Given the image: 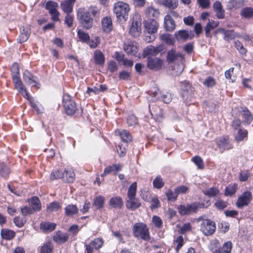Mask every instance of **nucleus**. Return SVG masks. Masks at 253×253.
<instances>
[{
	"mask_svg": "<svg viewBox=\"0 0 253 253\" xmlns=\"http://www.w3.org/2000/svg\"><path fill=\"white\" fill-rule=\"evenodd\" d=\"M242 16L245 18H251L253 17V8L250 7L243 8L241 12Z\"/></svg>",
	"mask_w": 253,
	"mask_h": 253,
	"instance_id": "58836bf2",
	"label": "nucleus"
},
{
	"mask_svg": "<svg viewBox=\"0 0 253 253\" xmlns=\"http://www.w3.org/2000/svg\"><path fill=\"white\" fill-rule=\"evenodd\" d=\"M24 82L28 85L39 87L40 84L37 77L34 76L29 71L25 70L23 75Z\"/></svg>",
	"mask_w": 253,
	"mask_h": 253,
	"instance_id": "9d476101",
	"label": "nucleus"
},
{
	"mask_svg": "<svg viewBox=\"0 0 253 253\" xmlns=\"http://www.w3.org/2000/svg\"><path fill=\"white\" fill-rule=\"evenodd\" d=\"M163 61L159 58L148 57L147 67L150 70L158 71L163 66Z\"/></svg>",
	"mask_w": 253,
	"mask_h": 253,
	"instance_id": "f8f14e48",
	"label": "nucleus"
},
{
	"mask_svg": "<svg viewBox=\"0 0 253 253\" xmlns=\"http://www.w3.org/2000/svg\"><path fill=\"white\" fill-rule=\"evenodd\" d=\"M137 189V183L136 182H133L129 187L127 193V197H134L136 195Z\"/></svg>",
	"mask_w": 253,
	"mask_h": 253,
	"instance_id": "c03bdc74",
	"label": "nucleus"
},
{
	"mask_svg": "<svg viewBox=\"0 0 253 253\" xmlns=\"http://www.w3.org/2000/svg\"><path fill=\"white\" fill-rule=\"evenodd\" d=\"M175 192L177 195L179 194H184L188 192L189 188L185 185H180L176 187L175 188Z\"/></svg>",
	"mask_w": 253,
	"mask_h": 253,
	"instance_id": "0e129e2a",
	"label": "nucleus"
},
{
	"mask_svg": "<svg viewBox=\"0 0 253 253\" xmlns=\"http://www.w3.org/2000/svg\"><path fill=\"white\" fill-rule=\"evenodd\" d=\"M160 39L167 44L173 45L175 42L173 36L168 33H164L160 36Z\"/></svg>",
	"mask_w": 253,
	"mask_h": 253,
	"instance_id": "72a5a7b5",
	"label": "nucleus"
},
{
	"mask_svg": "<svg viewBox=\"0 0 253 253\" xmlns=\"http://www.w3.org/2000/svg\"><path fill=\"white\" fill-rule=\"evenodd\" d=\"M77 35L79 40L82 42L86 43L87 41L89 40V38L90 37L88 33L84 32L80 29L78 30Z\"/></svg>",
	"mask_w": 253,
	"mask_h": 253,
	"instance_id": "37998d69",
	"label": "nucleus"
},
{
	"mask_svg": "<svg viewBox=\"0 0 253 253\" xmlns=\"http://www.w3.org/2000/svg\"><path fill=\"white\" fill-rule=\"evenodd\" d=\"M94 58L95 62L98 65H103L104 63V56L102 52L99 50H96L94 52Z\"/></svg>",
	"mask_w": 253,
	"mask_h": 253,
	"instance_id": "e433bc0d",
	"label": "nucleus"
},
{
	"mask_svg": "<svg viewBox=\"0 0 253 253\" xmlns=\"http://www.w3.org/2000/svg\"><path fill=\"white\" fill-rule=\"evenodd\" d=\"M74 15L70 13H67L65 18V23L69 27H71L73 24Z\"/></svg>",
	"mask_w": 253,
	"mask_h": 253,
	"instance_id": "338daca9",
	"label": "nucleus"
},
{
	"mask_svg": "<svg viewBox=\"0 0 253 253\" xmlns=\"http://www.w3.org/2000/svg\"><path fill=\"white\" fill-rule=\"evenodd\" d=\"M164 26L167 31L171 32L175 28V21L170 15H167L164 18Z\"/></svg>",
	"mask_w": 253,
	"mask_h": 253,
	"instance_id": "5701e85b",
	"label": "nucleus"
},
{
	"mask_svg": "<svg viewBox=\"0 0 253 253\" xmlns=\"http://www.w3.org/2000/svg\"><path fill=\"white\" fill-rule=\"evenodd\" d=\"M104 203V198L100 196L96 197L94 201L93 205L97 209H100L103 207Z\"/></svg>",
	"mask_w": 253,
	"mask_h": 253,
	"instance_id": "603ef678",
	"label": "nucleus"
},
{
	"mask_svg": "<svg viewBox=\"0 0 253 253\" xmlns=\"http://www.w3.org/2000/svg\"><path fill=\"white\" fill-rule=\"evenodd\" d=\"M9 173V168L4 164H0V176L5 177Z\"/></svg>",
	"mask_w": 253,
	"mask_h": 253,
	"instance_id": "4d7b16f0",
	"label": "nucleus"
},
{
	"mask_svg": "<svg viewBox=\"0 0 253 253\" xmlns=\"http://www.w3.org/2000/svg\"><path fill=\"white\" fill-rule=\"evenodd\" d=\"M216 144L220 151L223 152L225 150H228L233 148L228 138H219L216 139Z\"/></svg>",
	"mask_w": 253,
	"mask_h": 253,
	"instance_id": "2eb2a0df",
	"label": "nucleus"
},
{
	"mask_svg": "<svg viewBox=\"0 0 253 253\" xmlns=\"http://www.w3.org/2000/svg\"><path fill=\"white\" fill-rule=\"evenodd\" d=\"M77 17L84 28L88 30L92 27L93 19L87 10L83 8H79L77 12Z\"/></svg>",
	"mask_w": 253,
	"mask_h": 253,
	"instance_id": "7ed1b4c3",
	"label": "nucleus"
},
{
	"mask_svg": "<svg viewBox=\"0 0 253 253\" xmlns=\"http://www.w3.org/2000/svg\"><path fill=\"white\" fill-rule=\"evenodd\" d=\"M30 204L34 212L39 211L41 209V202L38 197H32L30 199Z\"/></svg>",
	"mask_w": 253,
	"mask_h": 253,
	"instance_id": "cd10ccee",
	"label": "nucleus"
},
{
	"mask_svg": "<svg viewBox=\"0 0 253 253\" xmlns=\"http://www.w3.org/2000/svg\"><path fill=\"white\" fill-rule=\"evenodd\" d=\"M62 103L65 112L68 115H74L77 110L75 102L68 93L64 94L62 97Z\"/></svg>",
	"mask_w": 253,
	"mask_h": 253,
	"instance_id": "39448f33",
	"label": "nucleus"
},
{
	"mask_svg": "<svg viewBox=\"0 0 253 253\" xmlns=\"http://www.w3.org/2000/svg\"><path fill=\"white\" fill-rule=\"evenodd\" d=\"M56 224L49 222H42L41 223L40 227L44 232H49L55 229Z\"/></svg>",
	"mask_w": 253,
	"mask_h": 253,
	"instance_id": "2f4dec72",
	"label": "nucleus"
},
{
	"mask_svg": "<svg viewBox=\"0 0 253 253\" xmlns=\"http://www.w3.org/2000/svg\"><path fill=\"white\" fill-rule=\"evenodd\" d=\"M218 25V21H215L214 20L209 21L208 23L205 27V31L206 37H210L211 35V31L217 27Z\"/></svg>",
	"mask_w": 253,
	"mask_h": 253,
	"instance_id": "c85d7f7f",
	"label": "nucleus"
},
{
	"mask_svg": "<svg viewBox=\"0 0 253 253\" xmlns=\"http://www.w3.org/2000/svg\"><path fill=\"white\" fill-rule=\"evenodd\" d=\"M248 131L239 129L237 135L235 136V140L237 142L243 141L244 139H247Z\"/></svg>",
	"mask_w": 253,
	"mask_h": 253,
	"instance_id": "79ce46f5",
	"label": "nucleus"
},
{
	"mask_svg": "<svg viewBox=\"0 0 253 253\" xmlns=\"http://www.w3.org/2000/svg\"><path fill=\"white\" fill-rule=\"evenodd\" d=\"M209 200L206 201V203L195 202L191 204L180 205L178 207L179 213L182 215L190 214L196 212L201 208H206L210 205Z\"/></svg>",
	"mask_w": 253,
	"mask_h": 253,
	"instance_id": "f257e3e1",
	"label": "nucleus"
},
{
	"mask_svg": "<svg viewBox=\"0 0 253 253\" xmlns=\"http://www.w3.org/2000/svg\"><path fill=\"white\" fill-rule=\"evenodd\" d=\"M63 174H64V180L69 183L74 181L75 174L72 168H65Z\"/></svg>",
	"mask_w": 253,
	"mask_h": 253,
	"instance_id": "a878e982",
	"label": "nucleus"
},
{
	"mask_svg": "<svg viewBox=\"0 0 253 253\" xmlns=\"http://www.w3.org/2000/svg\"><path fill=\"white\" fill-rule=\"evenodd\" d=\"M166 48L164 45H159L156 47L149 45L145 47L143 50L144 57H152L157 55L159 53L165 52Z\"/></svg>",
	"mask_w": 253,
	"mask_h": 253,
	"instance_id": "0eeeda50",
	"label": "nucleus"
},
{
	"mask_svg": "<svg viewBox=\"0 0 253 253\" xmlns=\"http://www.w3.org/2000/svg\"><path fill=\"white\" fill-rule=\"evenodd\" d=\"M174 243L176 244L175 248L176 252H178L180 249L183 246L184 244V240L182 236H178L175 240H174Z\"/></svg>",
	"mask_w": 253,
	"mask_h": 253,
	"instance_id": "052dcab7",
	"label": "nucleus"
},
{
	"mask_svg": "<svg viewBox=\"0 0 253 253\" xmlns=\"http://www.w3.org/2000/svg\"><path fill=\"white\" fill-rule=\"evenodd\" d=\"M163 4L169 9H173L177 7L178 1L177 0H164Z\"/></svg>",
	"mask_w": 253,
	"mask_h": 253,
	"instance_id": "8fccbe9b",
	"label": "nucleus"
},
{
	"mask_svg": "<svg viewBox=\"0 0 253 253\" xmlns=\"http://www.w3.org/2000/svg\"><path fill=\"white\" fill-rule=\"evenodd\" d=\"M167 199L169 201L173 202L175 201L178 197L177 193L175 192V189L172 191L170 189H169L166 193Z\"/></svg>",
	"mask_w": 253,
	"mask_h": 253,
	"instance_id": "864d4df0",
	"label": "nucleus"
},
{
	"mask_svg": "<svg viewBox=\"0 0 253 253\" xmlns=\"http://www.w3.org/2000/svg\"><path fill=\"white\" fill-rule=\"evenodd\" d=\"M237 189V185L235 184H229L225 189V194L226 196H232L234 194Z\"/></svg>",
	"mask_w": 253,
	"mask_h": 253,
	"instance_id": "de8ad7c7",
	"label": "nucleus"
},
{
	"mask_svg": "<svg viewBox=\"0 0 253 253\" xmlns=\"http://www.w3.org/2000/svg\"><path fill=\"white\" fill-rule=\"evenodd\" d=\"M216 229L215 223L214 221L206 219L203 220L201 224L200 230L206 236L213 234Z\"/></svg>",
	"mask_w": 253,
	"mask_h": 253,
	"instance_id": "423d86ee",
	"label": "nucleus"
},
{
	"mask_svg": "<svg viewBox=\"0 0 253 253\" xmlns=\"http://www.w3.org/2000/svg\"><path fill=\"white\" fill-rule=\"evenodd\" d=\"M176 40L178 41L182 40L186 41L188 39H192L194 37L193 32L191 31L181 30L174 33Z\"/></svg>",
	"mask_w": 253,
	"mask_h": 253,
	"instance_id": "dca6fc26",
	"label": "nucleus"
},
{
	"mask_svg": "<svg viewBox=\"0 0 253 253\" xmlns=\"http://www.w3.org/2000/svg\"><path fill=\"white\" fill-rule=\"evenodd\" d=\"M243 5V0H230L229 1L227 7L228 9H232L234 8H238Z\"/></svg>",
	"mask_w": 253,
	"mask_h": 253,
	"instance_id": "ea45409f",
	"label": "nucleus"
},
{
	"mask_svg": "<svg viewBox=\"0 0 253 253\" xmlns=\"http://www.w3.org/2000/svg\"><path fill=\"white\" fill-rule=\"evenodd\" d=\"M53 252V247L50 242H46L43 244L41 247L40 253H52Z\"/></svg>",
	"mask_w": 253,
	"mask_h": 253,
	"instance_id": "09e8293b",
	"label": "nucleus"
},
{
	"mask_svg": "<svg viewBox=\"0 0 253 253\" xmlns=\"http://www.w3.org/2000/svg\"><path fill=\"white\" fill-rule=\"evenodd\" d=\"M192 161L195 164L198 169H204L203 161L200 156H196L193 157L192 158Z\"/></svg>",
	"mask_w": 253,
	"mask_h": 253,
	"instance_id": "680f3d73",
	"label": "nucleus"
},
{
	"mask_svg": "<svg viewBox=\"0 0 253 253\" xmlns=\"http://www.w3.org/2000/svg\"><path fill=\"white\" fill-rule=\"evenodd\" d=\"M243 117L248 124L253 120V116L248 109L243 110Z\"/></svg>",
	"mask_w": 253,
	"mask_h": 253,
	"instance_id": "69168bd1",
	"label": "nucleus"
},
{
	"mask_svg": "<svg viewBox=\"0 0 253 253\" xmlns=\"http://www.w3.org/2000/svg\"><path fill=\"white\" fill-rule=\"evenodd\" d=\"M1 236L3 239L11 240L15 237V232L9 229H2L1 230Z\"/></svg>",
	"mask_w": 253,
	"mask_h": 253,
	"instance_id": "473e14b6",
	"label": "nucleus"
},
{
	"mask_svg": "<svg viewBox=\"0 0 253 253\" xmlns=\"http://www.w3.org/2000/svg\"><path fill=\"white\" fill-rule=\"evenodd\" d=\"M252 198V194L250 191L244 192L238 198L236 205L239 209L247 206L250 203Z\"/></svg>",
	"mask_w": 253,
	"mask_h": 253,
	"instance_id": "6e6552de",
	"label": "nucleus"
},
{
	"mask_svg": "<svg viewBox=\"0 0 253 253\" xmlns=\"http://www.w3.org/2000/svg\"><path fill=\"white\" fill-rule=\"evenodd\" d=\"M126 206L127 209L133 211L140 207L141 203L135 197H131L126 200Z\"/></svg>",
	"mask_w": 253,
	"mask_h": 253,
	"instance_id": "a211bd4d",
	"label": "nucleus"
},
{
	"mask_svg": "<svg viewBox=\"0 0 253 253\" xmlns=\"http://www.w3.org/2000/svg\"><path fill=\"white\" fill-rule=\"evenodd\" d=\"M13 222L17 227H22L26 223V220L25 218L17 216L14 218Z\"/></svg>",
	"mask_w": 253,
	"mask_h": 253,
	"instance_id": "e2e57ef3",
	"label": "nucleus"
},
{
	"mask_svg": "<svg viewBox=\"0 0 253 253\" xmlns=\"http://www.w3.org/2000/svg\"><path fill=\"white\" fill-rule=\"evenodd\" d=\"M146 16L149 19H154L156 20L158 18L160 12L158 9L153 6H149L146 8L145 12Z\"/></svg>",
	"mask_w": 253,
	"mask_h": 253,
	"instance_id": "4be33fe9",
	"label": "nucleus"
},
{
	"mask_svg": "<svg viewBox=\"0 0 253 253\" xmlns=\"http://www.w3.org/2000/svg\"><path fill=\"white\" fill-rule=\"evenodd\" d=\"M69 234L60 231H56L53 236V240L57 244H62L68 241Z\"/></svg>",
	"mask_w": 253,
	"mask_h": 253,
	"instance_id": "f3484780",
	"label": "nucleus"
},
{
	"mask_svg": "<svg viewBox=\"0 0 253 253\" xmlns=\"http://www.w3.org/2000/svg\"><path fill=\"white\" fill-rule=\"evenodd\" d=\"M103 30L107 33L110 32L113 28L112 22L110 17H104L101 21Z\"/></svg>",
	"mask_w": 253,
	"mask_h": 253,
	"instance_id": "b1692460",
	"label": "nucleus"
},
{
	"mask_svg": "<svg viewBox=\"0 0 253 253\" xmlns=\"http://www.w3.org/2000/svg\"><path fill=\"white\" fill-rule=\"evenodd\" d=\"M116 134H119L120 136L121 140L126 143L129 142L132 140V136L130 133L126 130H123L120 131L119 130H116Z\"/></svg>",
	"mask_w": 253,
	"mask_h": 253,
	"instance_id": "393cba45",
	"label": "nucleus"
},
{
	"mask_svg": "<svg viewBox=\"0 0 253 253\" xmlns=\"http://www.w3.org/2000/svg\"><path fill=\"white\" fill-rule=\"evenodd\" d=\"M31 33L30 29L28 27H22L20 28V33L18 42L19 43H23L28 39Z\"/></svg>",
	"mask_w": 253,
	"mask_h": 253,
	"instance_id": "412c9836",
	"label": "nucleus"
},
{
	"mask_svg": "<svg viewBox=\"0 0 253 253\" xmlns=\"http://www.w3.org/2000/svg\"><path fill=\"white\" fill-rule=\"evenodd\" d=\"M134 236L137 239L144 241L150 239L149 229L146 224L143 223H137L132 228Z\"/></svg>",
	"mask_w": 253,
	"mask_h": 253,
	"instance_id": "20e7f679",
	"label": "nucleus"
},
{
	"mask_svg": "<svg viewBox=\"0 0 253 253\" xmlns=\"http://www.w3.org/2000/svg\"><path fill=\"white\" fill-rule=\"evenodd\" d=\"M109 205L113 208H121L123 205V202L120 197H114L110 199Z\"/></svg>",
	"mask_w": 253,
	"mask_h": 253,
	"instance_id": "c756f323",
	"label": "nucleus"
},
{
	"mask_svg": "<svg viewBox=\"0 0 253 253\" xmlns=\"http://www.w3.org/2000/svg\"><path fill=\"white\" fill-rule=\"evenodd\" d=\"M113 10L118 20L126 21L128 19V13L130 10L128 4L122 1L116 2L114 5Z\"/></svg>",
	"mask_w": 253,
	"mask_h": 253,
	"instance_id": "f03ea898",
	"label": "nucleus"
},
{
	"mask_svg": "<svg viewBox=\"0 0 253 253\" xmlns=\"http://www.w3.org/2000/svg\"><path fill=\"white\" fill-rule=\"evenodd\" d=\"M232 243L230 241L225 242L221 248V253H230L232 250Z\"/></svg>",
	"mask_w": 253,
	"mask_h": 253,
	"instance_id": "bf43d9fd",
	"label": "nucleus"
},
{
	"mask_svg": "<svg viewBox=\"0 0 253 253\" xmlns=\"http://www.w3.org/2000/svg\"><path fill=\"white\" fill-rule=\"evenodd\" d=\"M100 39L98 37H95L94 39H90L89 38V40L87 41L86 43L91 47V48H96L100 43Z\"/></svg>",
	"mask_w": 253,
	"mask_h": 253,
	"instance_id": "13d9d810",
	"label": "nucleus"
},
{
	"mask_svg": "<svg viewBox=\"0 0 253 253\" xmlns=\"http://www.w3.org/2000/svg\"><path fill=\"white\" fill-rule=\"evenodd\" d=\"M153 187L157 189L162 188L165 185V182L160 175H157L153 181Z\"/></svg>",
	"mask_w": 253,
	"mask_h": 253,
	"instance_id": "4c0bfd02",
	"label": "nucleus"
},
{
	"mask_svg": "<svg viewBox=\"0 0 253 253\" xmlns=\"http://www.w3.org/2000/svg\"><path fill=\"white\" fill-rule=\"evenodd\" d=\"M141 20L133 19L132 22L129 28V33L133 37L139 36L141 32Z\"/></svg>",
	"mask_w": 253,
	"mask_h": 253,
	"instance_id": "4468645a",
	"label": "nucleus"
},
{
	"mask_svg": "<svg viewBox=\"0 0 253 253\" xmlns=\"http://www.w3.org/2000/svg\"><path fill=\"white\" fill-rule=\"evenodd\" d=\"M74 4L68 0H64L61 3L62 10L66 13H70L73 10Z\"/></svg>",
	"mask_w": 253,
	"mask_h": 253,
	"instance_id": "c9c22d12",
	"label": "nucleus"
},
{
	"mask_svg": "<svg viewBox=\"0 0 253 253\" xmlns=\"http://www.w3.org/2000/svg\"><path fill=\"white\" fill-rule=\"evenodd\" d=\"M152 222L156 227L159 228L162 227L163 221L160 217L156 215L153 216L152 217Z\"/></svg>",
	"mask_w": 253,
	"mask_h": 253,
	"instance_id": "774afa93",
	"label": "nucleus"
},
{
	"mask_svg": "<svg viewBox=\"0 0 253 253\" xmlns=\"http://www.w3.org/2000/svg\"><path fill=\"white\" fill-rule=\"evenodd\" d=\"M234 46L240 54L245 55L247 53V49L244 47L243 44L238 40L234 42Z\"/></svg>",
	"mask_w": 253,
	"mask_h": 253,
	"instance_id": "5fc2aeb1",
	"label": "nucleus"
},
{
	"mask_svg": "<svg viewBox=\"0 0 253 253\" xmlns=\"http://www.w3.org/2000/svg\"><path fill=\"white\" fill-rule=\"evenodd\" d=\"M184 56L182 54L176 52L174 50H171L168 52L167 60L169 62L173 63L177 60L182 61Z\"/></svg>",
	"mask_w": 253,
	"mask_h": 253,
	"instance_id": "6ab92c4d",
	"label": "nucleus"
},
{
	"mask_svg": "<svg viewBox=\"0 0 253 253\" xmlns=\"http://www.w3.org/2000/svg\"><path fill=\"white\" fill-rule=\"evenodd\" d=\"M203 193L209 197H213L218 195L219 191L217 188L212 187L204 190Z\"/></svg>",
	"mask_w": 253,
	"mask_h": 253,
	"instance_id": "a19ab883",
	"label": "nucleus"
},
{
	"mask_svg": "<svg viewBox=\"0 0 253 253\" xmlns=\"http://www.w3.org/2000/svg\"><path fill=\"white\" fill-rule=\"evenodd\" d=\"M58 3L53 1H48L45 4L46 9L48 10L49 13L57 10L58 7Z\"/></svg>",
	"mask_w": 253,
	"mask_h": 253,
	"instance_id": "a18cd8bd",
	"label": "nucleus"
},
{
	"mask_svg": "<svg viewBox=\"0 0 253 253\" xmlns=\"http://www.w3.org/2000/svg\"><path fill=\"white\" fill-rule=\"evenodd\" d=\"M28 99L30 103L31 107L38 113H40V109L38 102L32 97H30L28 94V96L25 97Z\"/></svg>",
	"mask_w": 253,
	"mask_h": 253,
	"instance_id": "3c124183",
	"label": "nucleus"
},
{
	"mask_svg": "<svg viewBox=\"0 0 253 253\" xmlns=\"http://www.w3.org/2000/svg\"><path fill=\"white\" fill-rule=\"evenodd\" d=\"M64 178V174L59 170H53L50 174V179L55 180L57 179H62Z\"/></svg>",
	"mask_w": 253,
	"mask_h": 253,
	"instance_id": "6e6d98bb",
	"label": "nucleus"
},
{
	"mask_svg": "<svg viewBox=\"0 0 253 253\" xmlns=\"http://www.w3.org/2000/svg\"><path fill=\"white\" fill-rule=\"evenodd\" d=\"M124 48L128 54L135 55L136 53V47L131 43L125 44Z\"/></svg>",
	"mask_w": 253,
	"mask_h": 253,
	"instance_id": "49530a36",
	"label": "nucleus"
},
{
	"mask_svg": "<svg viewBox=\"0 0 253 253\" xmlns=\"http://www.w3.org/2000/svg\"><path fill=\"white\" fill-rule=\"evenodd\" d=\"M61 208V205L57 201H53L47 206V212H52L57 211Z\"/></svg>",
	"mask_w": 253,
	"mask_h": 253,
	"instance_id": "f704fd0d",
	"label": "nucleus"
},
{
	"mask_svg": "<svg viewBox=\"0 0 253 253\" xmlns=\"http://www.w3.org/2000/svg\"><path fill=\"white\" fill-rule=\"evenodd\" d=\"M213 9L216 16L218 19H223L225 17V10L221 3L219 1H215L213 4Z\"/></svg>",
	"mask_w": 253,
	"mask_h": 253,
	"instance_id": "aec40b11",
	"label": "nucleus"
},
{
	"mask_svg": "<svg viewBox=\"0 0 253 253\" xmlns=\"http://www.w3.org/2000/svg\"><path fill=\"white\" fill-rule=\"evenodd\" d=\"M104 244L102 238H97L92 240L88 244H85V250L87 253H92L94 250H98Z\"/></svg>",
	"mask_w": 253,
	"mask_h": 253,
	"instance_id": "1a4fd4ad",
	"label": "nucleus"
},
{
	"mask_svg": "<svg viewBox=\"0 0 253 253\" xmlns=\"http://www.w3.org/2000/svg\"><path fill=\"white\" fill-rule=\"evenodd\" d=\"M145 31L149 35L155 34L159 27V24L154 19H149L144 22Z\"/></svg>",
	"mask_w": 253,
	"mask_h": 253,
	"instance_id": "9b49d317",
	"label": "nucleus"
},
{
	"mask_svg": "<svg viewBox=\"0 0 253 253\" xmlns=\"http://www.w3.org/2000/svg\"><path fill=\"white\" fill-rule=\"evenodd\" d=\"M12 79L14 84L15 87L18 92L21 93L24 97L27 96L28 92L24 88L23 83L21 81L19 75L12 76Z\"/></svg>",
	"mask_w": 253,
	"mask_h": 253,
	"instance_id": "ddd939ff",
	"label": "nucleus"
},
{
	"mask_svg": "<svg viewBox=\"0 0 253 253\" xmlns=\"http://www.w3.org/2000/svg\"><path fill=\"white\" fill-rule=\"evenodd\" d=\"M218 30L221 32L223 35V39L226 41H229L235 39L234 31L233 30H226L224 29L221 28L218 29Z\"/></svg>",
	"mask_w": 253,
	"mask_h": 253,
	"instance_id": "7c9ffc66",
	"label": "nucleus"
},
{
	"mask_svg": "<svg viewBox=\"0 0 253 253\" xmlns=\"http://www.w3.org/2000/svg\"><path fill=\"white\" fill-rule=\"evenodd\" d=\"M79 209L75 205L69 204L65 208V214L67 216H73L78 213Z\"/></svg>",
	"mask_w": 253,
	"mask_h": 253,
	"instance_id": "bb28decb",
	"label": "nucleus"
}]
</instances>
